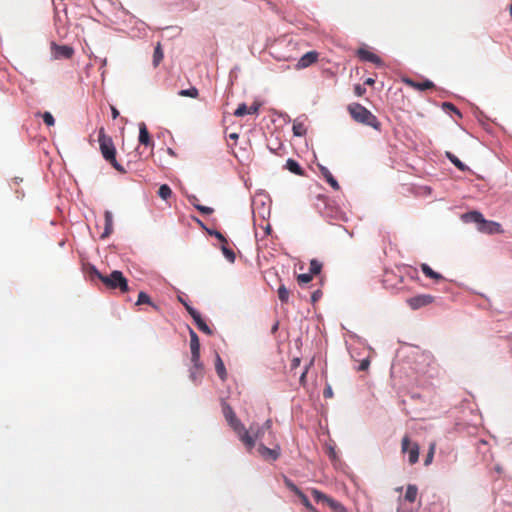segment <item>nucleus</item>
<instances>
[{"label": "nucleus", "mask_w": 512, "mask_h": 512, "mask_svg": "<svg viewBox=\"0 0 512 512\" xmlns=\"http://www.w3.org/2000/svg\"><path fill=\"white\" fill-rule=\"evenodd\" d=\"M198 201H199V200H198V198H197L196 196H192V197L190 198V202H191V204H192L194 207H195V205H200V204L198 203Z\"/></svg>", "instance_id": "53"}, {"label": "nucleus", "mask_w": 512, "mask_h": 512, "mask_svg": "<svg viewBox=\"0 0 512 512\" xmlns=\"http://www.w3.org/2000/svg\"><path fill=\"white\" fill-rule=\"evenodd\" d=\"M312 278L313 275L311 273H303L297 276V281L299 284H307L312 280Z\"/></svg>", "instance_id": "37"}, {"label": "nucleus", "mask_w": 512, "mask_h": 512, "mask_svg": "<svg viewBox=\"0 0 512 512\" xmlns=\"http://www.w3.org/2000/svg\"><path fill=\"white\" fill-rule=\"evenodd\" d=\"M358 56L361 60L368 61L376 65H382V60L380 57L369 50L363 48L359 49Z\"/></svg>", "instance_id": "16"}, {"label": "nucleus", "mask_w": 512, "mask_h": 512, "mask_svg": "<svg viewBox=\"0 0 512 512\" xmlns=\"http://www.w3.org/2000/svg\"><path fill=\"white\" fill-rule=\"evenodd\" d=\"M310 492L312 494V496L314 497V499L317 501V502H322V503H325L326 500H328V495L324 494L323 492H321L320 490L316 489V488H311L310 489Z\"/></svg>", "instance_id": "30"}, {"label": "nucleus", "mask_w": 512, "mask_h": 512, "mask_svg": "<svg viewBox=\"0 0 512 512\" xmlns=\"http://www.w3.org/2000/svg\"><path fill=\"white\" fill-rule=\"evenodd\" d=\"M403 83L417 91H426L435 87L434 83L428 79L418 82L411 78H404Z\"/></svg>", "instance_id": "12"}, {"label": "nucleus", "mask_w": 512, "mask_h": 512, "mask_svg": "<svg viewBox=\"0 0 512 512\" xmlns=\"http://www.w3.org/2000/svg\"><path fill=\"white\" fill-rule=\"evenodd\" d=\"M509 12H510V15H511V18H512V0H511V4L509 5Z\"/></svg>", "instance_id": "59"}, {"label": "nucleus", "mask_w": 512, "mask_h": 512, "mask_svg": "<svg viewBox=\"0 0 512 512\" xmlns=\"http://www.w3.org/2000/svg\"><path fill=\"white\" fill-rule=\"evenodd\" d=\"M299 364H300V359L299 358L293 359V361H292V367L293 368L299 366Z\"/></svg>", "instance_id": "54"}, {"label": "nucleus", "mask_w": 512, "mask_h": 512, "mask_svg": "<svg viewBox=\"0 0 512 512\" xmlns=\"http://www.w3.org/2000/svg\"><path fill=\"white\" fill-rule=\"evenodd\" d=\"M193 320L200 331H202L203 333H205L207 335L213 334V331L203 320V318L201 317V314L197 315Z\"/></svg>", "instance_id": "22"}, {"label": "nucleus", "mask_w": 512, "mask_h": 512, "mask_svg": "<svg viewBox=\"0 0 512 512\" xmlns=\"http://www.w3.org/2000/svg\"><path fill=\"white\" fill-rule=\"evenodd\" d=\"M418 489L415 485H408L405 493V499L413 503L416 500Z\"/></svg>", "instance_id": "26"}, {"label": "nucleus", "mask_w": 512, "mask_h": 512, "mask_svg": "<svg viewBox=\"0 0 512 512\" xmlns=\"http://www.w3.org/2000/svg\"><path fill=\"white\" fill-rule=\"evenodd\" d=\"M272 426V421L268 419L261 427H264V431L270 430Z\"/></svg>", "instance_id": "50"}, {"label": "nucleus", "mask_w": 512, "mask_h": 512, "mask_svg": "<svg viewBox=\"0 0 512 512\" xmlns=\"http://www.w3.org/2000/svg\"><path fill=\"white\" fill-rule=\"evenodd\" d=\"M294 57L289 55V56H286V57H283L284 60L288 61V60H291L293 59Z\"/></svg>", "instance_id": "58"}, {"label": "nucleus", "mask_w": 512, "mask_h": 512, "mask_svg": "<svg viewBox=\"0 0 512 512\" xmlns=\"http://www.w3.org/2000/svg\"><path fill=\"white\" fill-rule=\"evenodd\" d=\"M99 148L103 158L108 161L117 171L124 172L123 167L116 160V149L113 140L107 136L105 129L101 127L98 132Z\"/></svg>", "instance_id": "3"}, {"label": "nucleus", "mask_w": 512, "mask_h": 512, "mask_svg": "<svg viewBox=\"0 0 512 512\" xmlns=\"http://www.w3.org/2000/svg\"><path fill=\"white\" fill-rule=\"evenodd\" d=\"M289 291L284 285H280L278 288V297L281 302L286 303L289 300Z\"/></svg>", "instance_id": "33"}, {"label": "nucleus", "mask_w": 512, "mask_h": 512, "mask_svg": "<svg viewBox=\"0 0 512 512\" xmlns=\"http://www.w3.org/2000/svg\"><path fill=\"white\" fill-rule=\"evenodd\" d=\"M323 395L325 398H331L333 396L332 388L330 386H327L323 391Z\"/></svg>", "instance_id": "49"}, {"label": "nucleus", "mask_w": 512, "mask_h": 512, "mask_svg": "<svg viewBox=\"0 0 512 512\" xmlns=\"http://www.w3.org/2000/svg\"><path fill=\"white\" fill-rule=\"evenodd\" d=\"M443 108L446 110L453 111L455 114H457L459 117H461V113L452 103H449V102L443 103Z\"/></svg>", "instance_id": "42"}, {"label": "nucleus", "mask_w": 512, "mask_h": 512, "mask_svg": "<svg viewBox=\"0 0 512 512\" xmlns=\"http://www.w3.org/2000/svg\"><path fill=\"white\" fill-rule=\"evenodd\" d=\"M187 312L190 314V316L194 319L197 315H199L200 313L195 310L192 306L190 305H186V308Z\"/></svg>", "instance_id": "46"}, {"label": "nucleus", "mask_w": 512, "mask_h": 512, "mask_svg": "<svg viewBox=\"0 0 512 512\" xmlns=\"http://www.w3.org/2000/svg\"><path fill=\"white\" fill-rule=\"evenodd\" d=\"M51 55L54 59H71L74 55V49L68 45H58L55 42L51 43Z\"/></svg>", "instance_id": "7"}, {"label": "nucleus", "mask_w": 512, "mask_h": 512, "mask_svg": "<svg viewBox=\"0 0 512 512\" xmlns=\"http://www.w3.org/2000/svg\"><path fill=\"white\" fill-rule=\"evenodd\" d=\"M178 299L184 305L185 308H186V305H189L186 301L183 300L182 297H178Z\"/></svg>", "instance_id": "57"}, {"label": "nucleus", "mask_w": 512, "mask_h": 512, "mask_svg": "<svg viewBox=\"0 0 512 512\" xmlns=\"http://www.w3.org/2000/svg\"><path fill=\"white\" fill-rule=\"evenodd\" d=\"M259 108H260V104L259 103H254L248 109L249 110V114H257L258 111H259Z\"/></svg>", "instance_id": "48"}, {"label": "nucleus", "mask_w": 512, "mask_h": 512, "mask_svg": "<svg viewBox=\"0 0 512 512\" xmlns=\"http://www.w3.org/2000/svg\"><path fill=\"white\" fill-rule=\"evenodd\" d=\"M277 328H278V325L276 324L273 326L272 331L275 332L277 330Z\"/></svg>", "instance_id": "60"}, {"label": "nucleus", "mask_w": 512, "mask_h": 512, "mask_svg": "<svg viewBox=\"0 0 512 512\" xmlns=\"http://www.w3.org/2000/svg\"><path fill=\"white\" fill-rule=\"evenodd\" d=\"M312 363H313V361L311 360L310 364L305 368V370L303 371V373L300 376V383L302 385H305L306 375H307L308 369L312 365Z\"/></svg>", "instance_id": "47"}, {"label": "nucleus", "mask_w": 512, "mask_h": 512, "mask_svg": "<svg viewBox=\"0 0 512 512\" xmlns=\"http://www.w3.org/2000/svg\"><path fill=\"white\" fill-rule=\"evenodd\" d=\"M247 431L249 432V438L252 440L253 445L252 446H248L247 444H244V445H245L246 449L250 452L255 447L256 442L259 440H262L265 431H264V427H260V425H258V424H251L249 429H247Z\"/></svg>", "instance_id": "9"}, {"label": "nucleus", "mask_w": 512, "mask_h": 512, "mask_svg": "<svg viewBox=\"0 0 512 512\" xmlns=\"http://www.w3.org/2000/svg\"><path fill=\"white\" fill-rule=\"evenodd\" d=\"M111 114H112V118L116 119L119 116V111L114 106H112L111 107Z\"/></svg>", "instance_id": "51"}, {"label": "nucleus", "mask_w": 512, "mask_h": 512, "mask_svg": "<svg viewBox=\"0 0 512 512\" xmlns=\"http://www.w3.org/2000/svg\"><path fill=\"white\" fill-rule=\"evenodd\" d=\"M374 83H375V80H374V79H372V78H367V79L365 80V84H366V85H373Z\"/></svg>", "instance_id": "56"}, {"label": "nucleus", "mask_w": 512, "mask_h": 512, "mask_svg": "<svg viewBox=\"0 0 512 512\" xmlns=\"http://www.w3.org/2000/svg\"><path fill=\"white\" fill-rule=\"evenodd\" d=\"M229 138H230V139H232V140H234V141H236V140H238L239 135H238L237 133H231V134L229 135Z\"/></svg>", "instance_id": "55"}, {"label": "nucleus", "mask_w": 512, "mask_h": 512, "mask_svg": "<svg viewBox=\"0 0 512 512\" xmlns=\"http://www.w3.org/2000/svg\"><path fill=\"white\" fill-rule=\"evenodd\" d=\"M257 451L259 455L267 461H275L280 456V447L277 445L274 448H268L263 444H259Z\"/></svg>", "instance_id": "10"}, {"label": "nucleus", "mask_w": 512, "mask_h": 512, "mask_svg": "<svg viewBox=\"0 0 512 512\" xmlns=\"http://www.w3.org/2000/svg\"><path fill=\"white\" fill-rule=\"evenodd\" d=\"M139 143L146 147H154V141L149 134L146 124L143 122L139 124Z\"/></svg>", "instance_id": "15"}, {"label": "nucleus", "mask_w": 512, "mask_h": 512, "mask_svg": "<svg viewBox=\"0 0 512 512\" xmlns=\"http://www.w3.org/2000/svg\"><path fill=\"white\" fill-rule=\"evenodd\" d=\"M435 300V297L430 294H420L407 299V304L413 310L430 305Z\"/></svg>", "instance_id": "8"}, {"label": "nucleus", "mask_w": 512, "mask_h": 512, "mask_svg": "<svg viewBox=\"0 0 512 512\" xmlns=\"http://www.w3.org/2000/svg\"><path fill=\"white\" fill-rule=\"evenodd\" d=\"M195 208L204 215H210L214 212L213 208L203 205H195Z\"/></svg>", "instance_id": "41"}, {"label": "nucleus", "mask_w": 512, "mask_h": 512, "mask_svg": "<svg viewBox=\"0 0 512 512\" xmlns=\"http://www.w3.org/2000/svg\"><path fill=\"white\" fill-rule=\"evenodd\" d=\"M222 412H223V415H224L226 421L228 422L229 426L238 435L240 441L243 444L252 446L253 442L249 438V432L247 431L245 426L241 423V421L237 418L232 407L225 401H222Z\"/></svg>", "instance_id": "2"}, {"label": "nucleus", "mask_w": 512, "mask_h": 512, "mask_svg": "<svg viewBox=\"0 0 512 512\" xmlns=\"http://www.w3.org/2000/svg\"><path fill=\"white\" fill-rule=\"evenodd\" d=\"M94 274L109 289H119L122 293L129 291L128 281L121 271L115 270L110 275L104 276L94 270Z\"/></svg>", "instance_id": "4"}, {"label": "nucleus", "mask_w": 512, "mask_h": 512, "mask_svg": "<svg viewBox=\"0 0 512 512\" xmlns=\"http://www.w3.org/2000/svg\"><path fill=\"white\" fill-rule=\"evenodd\" d=\"M434 453H435V443H431L430 447H429V451L425 457V460H424V465L425 466H428L432 463L433 461V457H434Z\"/></svg>", "instance_id": "35"}, {"label": "nucleus", "mask_w": 512, "mask_h": 512, "mask_svg": "<svg viewBox=\"0 0 512 512\" xmlns=\"http://www.w3.org/2000/svg\"><path fill=\"white\" fill-rule=\"evenodd\" d=\"M215 370H216V373L219 376V378L222 381H225L227 378V371H226L225 365L218 353H216V358H215Z\"/></svg>", "instance_id": "19"}, {"label": "nucleus", "mask_w": 512, "mask_h": 512, "mask_svg": "<svg viewBox=\"0 0 512 512\" xmlns=\"http://www.w3.org/2000/svg\"><path fill=\"white\" fill-rule=\"evenodd\" d=\"M321 269H322V263L321 262H319L316 259H312L310 261L309 273H311L312 275H317V274H319L321 272Z\"/></svg>", "instance_id": "32"}, {"label": "nucleus", "mask_w": 512, "mask_h": 512, "mask_svg": "<svg viewBox=\"0 0 512 512\" xmlns=\"http://www.w3.org/2000/svg\"><path fill=\"white\" fill-rule=\"evenodd\" d=\"M270 231H271V227L268 225L267 228H266V232L270 233Z\"/></svg>", "instance_id": "61"}, {"label": "nucleus", "mask_w": 512, "mask_h": 512, "mask_svg": "<svg viewBox=\"0 0 512 512\" xmlns=\"http://www.w3.org/2000/svg\"><path fill=\"white\" fill-rule=\"evenodd\" d=\"M191 362H197L200 358V341L199 337L193 329H189Z\"/></svg>", "instance_id": "11"}, {"label": "nucleus", "mask_w": 512, "mask_h": 512, "mask_svg": "<svg viewBox=\"0 0 512 512\" xmlns=\"http://www.w3.org/2000/svg\"><path fill=\"white\" fill-rule=\"evenodd\" d=\"M163 57H164V53H163V50H162V46L160 43H157L155 49H154V53H153V65L154 67H157L160 62L163 60Z\"/></svg>", "instance_id": "24"}, {"label": "nucleus", "mask_w": 512, "mask_h": 512, "mask_svg": "<svg viewBox=\"0 0 512 512\" xmlns=\"http://www.w3.org/2000/svg\"><path fill=\"white\" fill-rule=\"evenodd\" d=\"M105 218V228L104 232L101 235V238L108 237L113 232V215L110 211H105L104 213Z\"/></svg>", "instance_id": "18"}, {"label": "nucleus", "mask_w": 512, "mask_h": 512, "mask_svg": "<svg viewBox=\"0 0 512 512\" xmlns=\"http://www.w3.org/2000/svg\"><path fill=\"white\" fill-rule=\"evenodd\" d=\"M284 484L294 494H296V493H298V491H300V489L286 476H284Z\"/></svg>", "instance_id": "38"}, {"label": "nucleus", "mask_w": 512, "mask_h": 512, "mask_svg": "<svg viewBox=\"0 0 512 512\" xmlns=\"http://www.w3.org/2000/svg\"><path fill=\"white\" fill-rule=\"evenodd\" d=\"M354 92H355V94H356L357 96H359V97H360V96H362V95H364V94H365L366 89H365V87H363V86H361V85H359V84H358V85H356V86L354 87Z\"/></svg>", "instance_id": "45"}, {"label": "nucleus", "mask_w": 512, "mask_h": 512, "mask_svg": "<svg viewBox=\"0 0 512 512\" xmlns=\"http://www.w3.org/2000/svg\"><path fill=\"white\" fill-rule=\"evenodd\" d=\"M295 495L298 496V498L300 499L301 503L305 506V508H307L310 512H319L312 504L311 502L309 501V499L307 498V496L300 490L298 491V493H296Z\"/></svg>", "instance_id": "25"}, {"label": "nucleus", "mask_w": 512, "mask_h": 512, "mask_svg": "<svg viewBox=\"0 0 512 512\" xmlns=\"http://www.w3.org/2000/svg\"><path fill=\"white\" fill-rule=\"evenodd\" d=\"M465 219L475 222L478 225V230L482 233L499 234L503 232L500 223L484 219L483 215L478 211L465 214Z\"/></svg>", "instance_id": "5"}, {"label": "nucleus", "mask_w": 512, "mask_h": 512, "mask_svg": "<svg viewBox=\"0 0 512 512\" xmlns=\"http://www.w3.org/2000/svg\"><path fill=\"white\" fill-rule=\"evenodd\" d=\"M42 118H43L44 123L47 126H53L55 124L54 117L50 112L43 113Z\"/></svg>", "instance_id": "39"}, {"label": "nucleus", "mask_w": 512, "mask_h": 512, "mask_svg": "<svg viewBox=\"0 0 512 512\" xmlns=\"http://www.w3.org/2000/svg\"><path fill=\"white\" fill-rule=\"evenodd\" d=\"M210 235L215 236L221 243L227 244V239L219 231H211Z\"/></svg>", "instance_id": "43"}, {"label": "nucleus", "mask_w": 512, "mask_h": 512, "mask_svg": "<svg viewBox=\"0 0 512 512\" xmlns=\"http://www.w3.org/2000/svg\"><path fill=\"white\" fill-rule=\"evenodd\" d=\"M446 156L460 171L468 170V167L463 162H461L453 153L446 152Z\"/></svg>", "instance_id": "27"}, {"label": "nucleus", "mask_w": 512, "mask_h": 512, "mask_svg": "<svg viewBox=\"0 0 512 512\" xmlns=\"http://www.w3.org/2000/svg\"><path fill=\"white\" fill-rule=\"evenodd\" d=\"M347 110L355 122L370 126L377 131L381 130V123L378 118L363 105L351 103L347 106Z\"/></svg>", "instance_id": "1"}, {"label": "nucleus", "mask_w": 512, "mask_h": 512, "mask_svg": "<svg viewBox=\"0 0 512 512\" xmlns=\"http://www.w3.org/2000/svg\"><path fill=\"white\" fill-rule=\"evenodd\" d=\"M319 54L316 51H309L304 54L297 62L296 69H304L318 61Z\"/></svg>", "instance_id": "13"}, {"label": "nucleus", "mask_w": 512, "mask_h": 512, "mask_svg": "<svg viewBox=\"0 0 512 512\" xmlns=\"http://www.w3.org/2000/svg\"><path fill=\"white\" fill-rule=\"evenodd\" d=\"M249 108L247 107V105L245 103H242L238 106V108L235 110L234 112V115L236 117H242L246 114H249Z\"/></svg>", "instance_id": "36"}, {"label": "nucleus", "mask_w": 512, "mask_h": 512, "mask_svg": "<svg viewBox=\"0 0 512 512\" xmlns=\"http://www.w3.org/2000/svg\"><path fill=\"white\" fill-rule=\"evenodd\" d=\"M192 366L190 368L189 378L194 383H199L203 376H204V367L203 364L200 361V358H198L197 362H191Z\"/></svg>", "instance_id": "14"}, {"label": "nucleus", "mask_w": 512, "mask_h": 512, "mask_svg": "<svg viewBox=\"0 0 512 512\" xmlns=\"http://www.w3.org/2000/svg\"><path fill=\"white\" fill-rule=\"evenodd\" d=\"M420 268H421V271L423 272V274L428 278H431L435 281H440V280L444 279L441 274L433 271L432 268L426 263H422Z\"/></svg>", "instance_id": "20"}, {"label": "nucleus", "mask_w": 512, "mask_h": 512, "mask_svg": "<svg viewBox=\"0 0 512 512\" xmlns=\"http://www.w3.org/2000/svg\"><path fill=\"white\" fill-rule=\"evenodd\" d=\"M321 296V292L320 291H316L312 294V301L315 302L317 301Z\"/></svg>", "instance_id": "52"}, {"label": "nucleus", "mask_w": 512, "mask_h": 512, "mask_svg": "<svg viewBox=\"0 0 512 512\" xmlns=\"http://www.w3.org/2000/svg\"><path fill=\"white\" fill-rule=\"evenodd\" d=\"M286 169H288L291 173L303 176L304 170L301 168L299 163L294 159H288L285 165Z\"/></svg>", "instance_id": "21"}, {"label": "nucleus", "mask_w": 512, "mask_h": 512, "mask_svg": "<svg viewBox=\"0 0 512 512\" xmlns=\"http://www.w3.org/2000/svg\"><path fill=\"white\" fill-rule=\"evenodd\" d=\"M324 504H326L332 512H347L346 508L339 501L331 497H328V500H326Z\"/></svg>", "instance_id": "23"}, {"label": "nucleus", "mask_w": 512, "mask_h": 512, "mask_svg": "<svg viewBox=\"0 0 512 512\" xmlns=\"http://www.w3.org/2000/svg\"><path fill=\"white\" fill-rule=\"evenodd\" d=\"M158 195L163 200H167L172 196V190L167 184H163L158 189Z\"/></svg>", "instance_id": "28"}, {"label": "nucleus", "mask_w": 512, "mask_h": 512, "mask_svg": "<svg viewBox=\"0 0 512 512\" xmlns=\"http://www.w3.org/2000/svg\"><path fill=\"white\" fill-rule=\"evenodd\" d=\"M293 133L294 135L296 136H302L305 134V128L303 126V124H294L293 125Z\"/></svg>", "instance_id": "40"}, {"label": "nucleus", "mask_w": 512, "mask_h": 512, "mask_svg": "<svg viewBox=\"0 0 512 512\" xmlns=\"http://www.w3.org/2000/svg\"><path fill=\"white\" fill-rule=\"evenodd\" d=\"M369 366H370V361H369V359H363V360L360 362L359 366H358V370H359V371H366V370L369 368Z\"/></svg>", "instance_id": "44"}, {"label": "nucleus", "mask_w": 512, "mask_h": 512, "mask_svg": "<svg viewBox=\"0 0 512 512\" xmlns=\"http://www.w3.org/2000/svg\"><path fill=\"white\" fill-rule=\"evenodd\" d=\"M178 95L181 97H190L197 98L199 95L198 89L195 87H191L189 89H183L178 92Z\"/></svg>", "instance_id": "29"}, {"label": "nucleus", "mask_w": 512, "mask_h": 512, "mask_svg": "<svg viewBox=\"0 0 512 512\" xmlns=\"http://www.w3.org/2000/svg\"><path fill=\"white\" fill-rule=\"evenodd\" d=\"M401 450L403 453H408L409 463L414 465L419 459V446L417 443H411L408 436H404L401 441Z\"/></svg>", "instance_id": "6"}, {"label": "nucleus", "mask_w": 512, "mask_h": 512, "mask_svg": "<svg viewBox=\"0 0 512 512\" xmlns=\"http://www.w3.org/2000/svg\"><path fill=\"white\" fill-rule=\"evenodd\" d=\"M142 304H151V305H153L149 295L146 294L143 291L139 293L138 299H137V302H136V305H142Z\"/></svg>", "instance_id": "34"}, {"label": "nucleus", "mask_w": 512, "mask_h": 512, "mask_svg": "<svg viewBox=\"0 0 512 512\" xmlns=\"http://www.w3.org/2000/svg\"><path fill=\"white\" fill-rule=\"evenodd\" d=\"M319 169H320V172L322 174V176L325 178V180L329 183V185L334 189V190H339L340 189V186H339V183L337 182V180L334 178V176L331 174V172L329 171L328 168L324 167V166H319Z\"/></svg>", "instance_id": "17"}, {"label": "nucleus", "mask_w": 512, "mask_h": 512, "mask_svg": "<svg viewBox=\"0 0 512 512\" xmlns=\"http://www.w3.org/2000/svg\"><path fill=\"white\" fill-rule=\"evenodd\" d=\"M221 250L229 262L233 263L235 261V253L231 248L227 246V244L222 243Z\"/></svg>", "instance_id": "31"}]
</instances>
